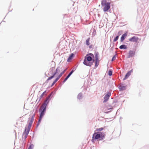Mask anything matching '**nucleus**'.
<instances>
[{
    "label": "nucleus",
    "mask_w": 149,
    "mask_h": 149,
    "mask_svg": "<svg viewBox=\"0 0 149 149\" xmlns=\"http://www.w3.org/2000/svg\"><path fill=\"white\" fill-rule=\"evenodd\" d=\"M60 77H61L58 75V76L56 79L58 81Z\"/></svg>",
    "instance_id": "obj_30"
},
{
    "label": "nucleus",
    "mask_w": 149,
    "mask_h": 149,
    "mask_svg": "<svg viewBox=\"0 0 149 149\" xmlns=\"http://www.w3.org/2000/svg\"><path fill=\"white\" fill-rule=\"evenodd\" d=\"M53 82L54 84L56 83H55V82H54V81Z\"/></svg>",
    "instance_id": "obj_39"
},
{
    "label": "nucleus",
    "mask_w": 149,
    "mask_h": 149,
    "mask_svg": "<svg viewBox=\"0 0 149 149\" xmlns=\"http://www.w3.org/2000/svg\"><path fill=\"white\" fill-rule=\"evenodd\" d=\"M35 114H34L32 116V118H32L33 117V120H34V116H35Z\"/></svg>",
    "instance_id": "obj_34"
},
{
    "label": "nucleus",
    "mask_w": 149,
    "mask_h": 149,
    "mask_svg": "<svg viewBox=\"0 0 149 149\" xmlns=\"http://www.w3.org/2000/svg\"><path fill=\"white\" fill-rule=\"evenodd\" d=\"M95 58H98V54L97 53L95 55Z\"/></svg>",
    "instance_id": "obj_28"
},
{
    "label": "nucleus",
    "mask_w": 149,
    "mask_h": 149,
    "mask_svg": "<svg viewBox=\"0 0 149 149\" xmlns=\"http://www.w3.org/2000/svg\"><path fill=\"white\" fill-rule=\"evenodd\" d=\"M110 2H107V0H102L101 4L104 12L107 11L110 8Z\"/></svg>",
    "instance_id": "obj_3"
},
{
    "label": "nucleus",
    "mask_w": 149,
    "mask_h": 149,
    "mask_svg": "<svg viewBox=\"0 0 149 149\" xmlns=\"http://www.w3.org/2000/svg\"><path fill=\"white\" fill-rule=\"evenodd\" d=\"M74 71V69H73L68 74L70 76V75L72 74L73 72Z\"/></svg>",
    "instance_id": "obj_27"
},
{
    "label": "nucleus",
    "mask_w": 149,
    "mask_h": 149,
    "mask_svg": "<svg viewBox=\"0 0 149 149\" xmlns=\"http://www.w3.org/2000/svg\"><path fill=\"white\" fill-rule=\"evenodd\" d=\"M131 74V72L130 71H129L126 74L125 78L123 79V80H125V79H127L129 77L130 75Z\"/></svg>",
    "instance_id": "obj_12"
},
{
    "label": "nucleus",
    "mask_w": 149,
    "mask_h": 149,
    "mask_svg": "<svg viewBox=\"0 0 149 149\" xmlns=\"http://www.w3.org/2000/svg\"><path fill=\"white\" fill-rule=\"evenodd\" d=\"M139 40L138 37L133 36L132 38L129 39V41L131 42H137Z\"/></svg>",
    "instance_id": "obj_8"
},
{
    "label": "nucleus",
    "mask_w": 149,
    "mask_h": 149,
    "mask_svg": "<svg viewBox=\"0 0 149 149\" xmlns=\"http://www.w3.org/2000/svg\"><path fill=\"white\" fill-rule=\"evenodd\" d=\"M87 55H89V56L91 57L92 58H93L94 57L93 54L91 53H90L89 54H87Z\"/></svg>",
    "instance_id": "obj_24"
},
{
    "label": "nucleus",
    "mask_w": 149,
    "mask_h": 149,
    "mask_svg": "<svg viewBox=\"0 0 149 149\" xmlns=\"http://www.w3.org/2000/svg\"><path fill=\"white\" fill-rule=\"evenodd\" d=\"M99 61H95V66L96 67H97L99 65Z\"/></svg>",
    "instance_id": "obj_23"
},
{
    "label": "nucleus",
    "mask_w": 149,
    "mask_h": 149,
    "mask_svg": "<svg viewBox=\"0 0 149 149\" xmlns=\"http://www.w3.org/2000/svg\"><path fill=\"white\" fill-rule=\"evenodd\" d=\"M34 147V146L33 144H31L30 145L28 149H33V148Z\"/></svg>",
    "instance_id": "obj_19"
},
{
    "label": "nucleus",
    "mask_w": 149,
    "mask_h": 149,
    "mask_svg": "<svg viewBox=\"0 0 149 149\" xmlns=\"http://www.w3.org/2000/svg\"><path fill=\"white\" fill-rule=\"evenodd\" d=\"M122 31H119V32H118V34H120V33H121Z\"/></svg>",
    "instance_id": "obj_35"
},
{
    "label": "nucleus",
    "mask_w": 149,
    "mask_h": 149,
    "mask_svg": "<svg viewBox=\"0 0 149 149\" xmlns=\"http://www.w3.org/2000/svg\"><path fill=\"white\" fill-rule=\"evenodd\" d=\"M47 105V104L46 103H44L42 104L39 110V112L40 113V117L39 118V119L38 121V123L37 124L38 126L40 123L42 119L45 114L46 111Z\"/></svg>",
    "instance_id": "obj_1"
},
{
    "label": "nucleus",
    "mask_w": 149,
    "mask_h": 149,
    "mask_svg": "<svg viewBox=\"0 0 149 149\" xmlns=\"http://www.w3.org/2000/svg\"><path fill=\"white\" fill-rule=\"evenodd\" d=\"M55 70V68L53 67L50 70V72H52L53 71Z\"/></svg>",
    "instance_id": "obj_29"
},
{
    "label": "nucleus",
    "mask_w": 149,
    "mask_h": 149,
    "mask_svg": "<svg viewBox=\"0 0 149 149\" xmlns=\"http://www.w3.org/2000/svg\"><path fill=\"white\" fill-rule=\"evenodd\" d=\"M105 127H104L103 128L101 127L99 128H97L96 130V131L97 132H100L102 131Z\"/></svg>",
    "instance_id": "obj_15"
},
{
    "label": "nucleus",
    "mask_w": 149,
    "mask_h": 149,
    "mask_svg": "<svg viewBox=\"0 0 149 149\" xmlns=\"http://www.w3.org/2000/svg\"><path fill=\"white\" fill-rule=\"evenodd\" d=\"M68 79H67L66 77L65 78V79H64V81H63V82L64 83L65 82V81L67 80Z\"/></svg>",
    "instance_id": "obj_31"
},
{
    "label": "nucleus",
    "mask_w": 149,
    "mask_h": 149,
    "mask_svg": "<svg viewBox=\"0 0 149 149\" xmlns=\"http://www.w3.org/2000/svg\"><path fill=\"white\" fill-rule=\"evenodd\" d=\"M119 48L121 49H126L127 48V47L126 45H120L119 47Z\"/></svg>",
    "instance_id": "obj_14"
},
{
    "label": "nucleus",
    "mask_w": 149,
    "mask_h": 149,
    "mask_svg": "<svg viewBox=\"0 0 149 149\" xmlns=\"http://www.w3.org/2000/svg\"><path fill=\"white\" fill-rule=\"evenodd\" d=\"M119 36H117L115 38H114L113 40V41L114 42H116V41L118 39Z\"/></svg>",
    "instance_id": "obj_25"
},
{
    "label": "nucleus",
    "mask_w": 149,
    "mask_h": 149,
    "mask_svg": "<svg viewBox=\"0 0 149 149\" xmlns=\"http://www.w3.org/2000/svg\"><path fill=\"white\" fill-rule=\"evenodd\" d=\"M30 130L26 128L24 132H23L22 134V138L26 139L28 135Z\"/></svg>",
    "instance_id": "obj_5"
},
{
    "label": "nucleus",
    "mask_w": 149,
    "mask_h": 149,
    "mask_svg": "<svg viewBox=\"0 0 149 149\" xmlns=\"http://www.w3.org/2000/svg\"><path fill=\"white\" fill-rule=\"evenodd\" d=\"M90 40V38H89L87 39L86 41V44L87 45H89V41Z\"/></svg>",
    "instance_id": "obj_17"
},
{
    "label": "nucleus",
    "mask_w": 149,
    "mask_h": 149,
    "mask_svg": "<svg viewBox=\"0 0 149 149\" xmlns=\"http://www.w3.org/2000/svg\"><path fill=\"white\" fill-rule=\"evenodd\" d=\"M119 89L120 90H124L125 89V87L124 86H120Z\"/></svg>",
    "instance_id": "obj_16"
},
{
    "label": "nucleus",
    "mask_w": 149,
    "mask_h": 149,
    "mask_svg": "<svg viewBox=\"0 0 149 149\" xmlns=\"http://www.w3.org/2000/svg\"><path fill=\"white\" fill-rule=\"evenodd\" d=\"M94 61V58L89 56V55H86L85 57L83 63L87 66H91L93 65Z\"/></svg>",
    "instance_id": "obj_2"
},
{
    "label": "nucleus",
    "mask_w": 149,
    "mask_h": 149,
    "mask_svg": "<svg viewBox=\"0 0 149 149\" xmlns=\"http://www.w3.org/2000/svg\"><path fill=\"white\" fill-rule=\"evenodd\" d=\"M54 84L53 82L51 85V86H53L54 85Z\"/></svg>",
    "instance_id": "obj_37"
},
{
    "label": "nucleus",
    "mask_w": 149,
    "mask_h": 149,
    "mask_svg": "<svg viewBox=\"0 0 149 149\" xmlns=\"http://www.w3.org/2000/svg\"><path fill=\"white\" fill-rule=\"evenodd\" d=\"M135 51L132 50L130 51L128 53V57L130 58L134 56L135 54Z\"/></svg>",
    "instance_id": "obj_7"
},
{
    "label": "nucleus",
    "mask_w": 149,
    "mask_h": 149,
    "mask_svg": "<svg viewBox=\"0 0 149 149\" xmlns=\"http://www.w3.org/2000/svg\"><path fill=\"white\" fill-rule=\"evenodd\" d=\"M51 94H50V95L49 96V97H50V96H51Z\"/></svg>",
    "instance_id": "obj_38"
},
{
    "label": "nucleus",
    "mask_w": 149,
    "mask_h": 149,
    "mask_svg": "<svg viewBox=\"0 0 149 149\" xmlns=\"http://www.w3.org/2000/svg\"><path fill=\"white\" fill-rule=\"evenodd\" d=\"M116 58V56L115 55H114L112 58L111 60V61H114V60H115Z\"/></svg>",
    "instance_id": "obj_26"
},
{
    "label": "nucleus",
    "mask_w": 149,
    "mask_h": 149,
    "mask_svg": "<svg viewBox=\"0 0 149 149\" xmlns=\"http://www.w3.org/2000/svg\"><path fill=\"white\" fill-rule=\"evenodd\" d=\"M95 61H97V62L99 61V60L98 58H95Z\"/></svg>",
    "instance_id": "obj_32"
},
{
    "label": "nucleus",
    "mask_w": 149,
    "mask_h": 149,
    "mask_svg": "<svg viewBox=\"0 0 149 149\" xmlns=\"http://www.w3.org/2000/svg\"><path fill=\"white\" fill-rule=\"evenodd\" d=\"M46 92V91H45L42 93L40 95V98H41L44 95Z\"/></svg>",
    "instance_id": "obj_22"
},
{
    "label": "nucleus",
    "mask_w": 149,
    "mask_h": 149,
    "mask_svg": "<svg viewBox=\"0 0 149 149\" xmlns=\"http://www.w3.org/2000/svg\"><path fill=\"white\" fill-rule=\"evenodd\" d=\"M70 76V75L69 74L67 76V77H66L67 79H68L69 77Z\"/></svg>",
    "instance_id": "obj_33"
},
{
    "label": "nucleus",
    "mask_w": 149,
    "mask_h": 149,
    "mask_svg": "<svg viewBox=\"0 0 149 149\" xmlns=\"http://www.w3.org/2000/svg\"><path fill=\"white\" fill-rule=\"evenodd\" d=\"M90 48H91V46H90Z\"/></svg>",
    "instance_id": "obj_40"
},
{
    "label": "nucleus",
    "mask_w": 149,
    "mask_h": 149,
    "mask_svg": "<svg viewBox=\"0 0 149 149\" xmlns=\"http://www.w3.org/2000/svg\"><path fill=\"white\" fill-rule=\"evenodd\" d=\"M74 56V54L73 53H72L70 55L68 59L67 60L68 62H70V60L72 59V58Z\"/></svg>",
    "instance_id": "obj_13"
},
{
    "label": "nucleus",
    "mask_w": 149,
    "mask_h": 149,
    "mask_svg": "<svg viewBox=\"0 0 149 149\" xmlns=\"http://www.w3.org/2000/svg\"><path fill=\"white\" fill-rule=\"evenodd\" d=\"M48 75H50L49 74H48Z\"/></svg>",
    "instance_id": "obj_41"
},
{
    "label": "nucleus",
    "mask_w": 149,
    "mask_h": 149,
    "mask_svg": "<svg viewBox=\"0 0 149 149\" xmlns=\"http://www.w3.org/2000/svg\"><path fill=\"white\" fill-rule=\"evenodd\" d=\"M127 35V34L126 33L123 34L122 36H121L120 38V41L121 42H123V40L125 39V38L126 37Z\"/></svg>",
    "instance_id": "obj_11"
},
{
    "label": "nucleus",
    "mask_w": 149,
    "mask_h": 149,
    "mask_svg": "<svg viewBox=\"0 0 149 149\" xmlns=\"http://www.w3.org/2000/svg\"><path fill=\"white\" fill-rule=\"evenodd\" d=\"M34 120H33V117L31 118V120L29 123V124L28 127L27 129L30 130L31 126Z\"/></svg>",
    "instance_id": "obj_10"
},
{
    "label": "nucleus",
    "mask_w": 149,
    "mask_h": 149,
    "mask_svg": "<svg viewBox=\"0 0 149 149\" xmlns=\"http://www.w3.org/2000/svg\"><path fill=\"white\" fill-rule=\"evenodd\" d=\"M57 81V80L56 79L54 81V82H55V83H56Z\"/></svg>",
    "instance_id": "obj_36"
},
{
    "label": "nucleus",
    "mask_w": 149,
    "mask_h": 149,
    "mask_svg": "<svg viewBox=\"0 0 149 149\" xmlns=\"http://www.w3.org/2000/svg\"><path fill=\"white\" fill-rule=\"evenodd\" d=\"M108 75L109 76H111L112 75V70H109L108 72Z\"/></svg>",
    "instance_id": "obj_21"
},
{
    "label": "nucleus",
    "mask_w": 149,
    "mask_h": 149,
    "mask_svg": "<svg viewBox=\"0 0 149 149\" xmlns=\"http://www.w3.org/2000/svg\"><path fill=\"white\" fill-rule=\"evenodd\" d=\"M66 69L64 70L63 71L61 72L59 75L61 77L62 76V75L65 73V71Z\"/></svg>",
    "instance_id": "obj_20"
},
{
    "label": "nucleus",
    "mask_w": 149,
    "mask_h": 149,
    "mask_svg": "<svg viewBox=\"0 0 149 149\" xmlns=\"http://www.w3.org/2000/svg\"><path fill=\"white\" fill-rule=\"evenodd\" d=\"M58 68H57L56 70V72L53 74L52 76L51 77H49L47 79V81H48L49 80L52 79L53 78L55 75L57 73V71L58 70Z\"/></svg>",
    "instance_id": "obj_9"
},
{
    "label": "nucleus",
    "mask_w": 149,
    "mask_h": 149,
    "mask_svg": "<svg viewBox=\"0 0 149 149\" xmlns=\"http://www.w3.org/2000/svg\"><path fill=\"white\" fill-rule=\"evenodd\" d=\"M105 136V133L101 132L100 134H99L98 132H95L93 135L92 139L91 141L93 142L95 140L99 139L101 137L102 138H104Z\"/></svg>",
    "instance_id": "obj_4"
},
{
    "label": "nucleus",
    "mask_w": 149,
    "mask_h": 149,
    "mask_svg": "<svg viewBox=\"0 0 149 149\" xmlns=\"http://www.w3.org/2000/svg\"><path fill=\"white\" fill-rule=\"evenodd\" d=\"M111 93L110 92L107 93V94L104 97V100L103 102H106L109 99V97L111 96Z\"/></svg>",
    "instance_id": "obj_6"
},
{
    "label": "nucleus",
    "mask_w": 149,
    "mask_h": 149,
    "mask_svg": "<svg viewBox=\"0 0 149 149\" xmlns=\"http://www.w3.org/2000/svg\"><path fill=\"white\" fill-rule=\"evenodd\" d=\"M82 97V94L81 93H79L77 96V98L79 99H80Z\"/></svg>",
    "instance_id": "obj_18"
}]
</instances>
